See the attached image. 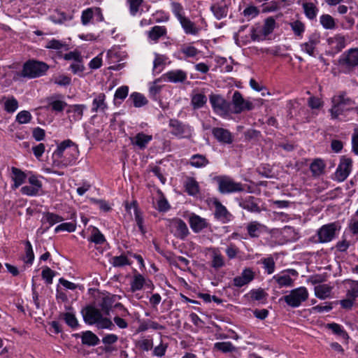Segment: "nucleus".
Wrapping results in <instances>:
<instances>
[{
	"label": "nucleus",
	"mask_w": 358,
	"mask_h": 358,
	"mask_svg": "<svg viewBox=\"0 0 358 358\" xmlns=\"http://www.w3.org/2000/svg\"><path fill=\"white\" fill-rule=\"evenodd\" d=\"M78 156V145L70 139L64 140L57 145L52 154L53 165L59 168L73 166Z\"/></svg>",
	"instance_id": "1"
},
{
	"label": "nucleus",
	"mask_w": 358,
	"mask_h": 358,
	"mask_svg": "<svg viewBox=\"0 0 358 358\" xmlns=\"http://www.w3.org/2000/svg\"><path fill=\"white\" fill-rule=\"evenodd\" d=\"M85 322L90 325L96 324L99 329L113 330L115 324L110 319L103 317L101 312L92 306H87L81 310Z\"/></svg>",
	"instance_id": "2"
},
{
	"label": "nucleus",
	"mask_w": 358,
	"mask_h": 358,
	"mask_svg": "<svg viewBox=\"0 0 358 358\" xmlns=\"http://www.w3.org/2000/svg\"><path fill=\"white\" fill-rule=\"evenodd\" d=\"M331 107L329 109L331 117L333 120L338 118L344 112L350 110L355 105V101L349 97L345 92H339L332 96Z\"/></svg>",
	"instance_id": "3"
},
{
	"label": "nucleus",
	"mask_w": 358,
	"mask_h": 358,
	"mask_svg": "<svg viewBox=\"0 0 358 358\" xmlns=\"http://www.w3.org/2000/svg\"><path fill=\"white\" fill-rule=\"evenodd\" d=\"M213 180L217 185V190L222 194H229L241 192L244 190L243 185L241 182H236L229 176H217Z\"/></svg>",
	"instance_id": "4"
},
{
	"label": "nucleus",
	"mask_w": 358,
	"mask_h": 358,
	"mask_svg": "<svg viewBox=\"0 0 358 358\" xmlns=\"http://www.w3.org/2000/svg\"><path fill=\"white\" fill-rule=\"evenodd\" d=\"M48 69L49 66L46 63L29 59L24 64L21 76L29 78H38L45 75Z\"/></svg>",
	"instance_id": "5"
},
{
	"label": "nucleus",
	"mask_w": 358,
	"mask_h": 358,
	"mask_svg": "<svg viewBox=\"0 0 358 358\" xmlns=\"http://www.w3.org/2000/svg\"><path fill=\"white\" fill-rule=\"evenodd\" d=\"M209 101L215 114L222 118L229 117L232 113L231 103L225 99L223 96L217 94H211Z\"/></svg>",
	"instance_id": "6"
},
{
	"label": "nucleus",
	"mask_w": 358,
	"mask_h": 358,
	"mask_svg": "<svg viewBox=\"0 0 358 358\" xmlns=\"http://www.w3.org/2000/svg\"><path fill=\"white\" fill-rule=\"evenodd\" d=\"M308 296L307 288L299 287L289 291L280 300H283L291 308H298L308 299Z\"/></svg>",
	"instance_id": "7"
},
{
	"label": "nucleus",
	"mask_w": 358,
	"mask_h": 358,
	"mask_svg": "<svg viewBox=\"0 0 358 358\" xmlns=\"http://www.w3.org/2000/svg\"><path fill=\"white\" fill-rule=\"evenodd\" d=\"M169 126L171 129V134L179 138H189L192 136L193 131L192 127L176 119H171Z\"/></svg>",
	"instance_id": "8"
},
{
	"label": "nucleus",
	"mask_w": 358,
	"mask_h": 358,
	"mask_svg": "<svg viewBox=\"0 0 358 358\" xmlns=\"http://www.w3.org/2000/svg\"><path fill=\"white\" fill-rule=\"evenodd\" d=\"M340 229L336 222L324 224L317 231L318 243H326L331 241L336 236V232Z\"/></svg>",
	"instance_id": "9"
},
{
	"label": "nucleus",
	"mask_w": 358,
	"mask_h": 358,
	"mask_svg": "<svg viewBox=\"0 0 358 358\" xmlns=\"http://www.w3.org/2000/svg\"><path fill=\"white\" fill-rule=\"evenodd\" d=\"M167 226L170 232L181 240L185 239L189 233L186 223L179 218L169 220Z\"/></svg>",
	"instance_id": "10"
},
{
	"label": "nucleus",
	"mask_w": 358,
	"mask_h": 358,
	"mask_svg": "<svg viewBox=\"0 0 358 358\" xmlns=\"http://www.w3.org/2000/svg\"><path fill=\"white\" fill-rule=\"evenodd\" d=\"M231 103L234 106L232 113L234 114H240L243 111L251 110L254 108L253 103L248 100H245L239 91L234 92Z\"/></svg>",
	"instance_id": "11"
},
{
	"label": "nucleus",
	"mask_w": 358,
	"mask_h": 358,
	"mask_svg": "<svg viewBox=\"0 0 358 358\" xmlns=\"http://www.w3.org/2000/svg\"><path fill=\"white\" fill-rule=\"evenodd\" d=\"M347 282L350 284V287L346 291V298L341 300L339 303L343 308L350 310L358 298V286L355 285V280L348 279Z\"/></svg>",
	"instance_id": "12"
},
{
	"label": "nucleus",
	"mask_w": 358,
	"mask_h": 358,
	"mask_svg": "<svg viewBox=\"0 0 358 358\" xmlns=\"http://www.w3.org/2000/svg\"><path fill=\"white\" fill-rule=\"evenodd\" d=\"M299 273L295 269L289 268L274 275L273 280L278 284V288L289 287L294 285V280L291 276L297 277Z\"/></svg>",
	"instance_id": "13"
},
{
	"label": "nucleus",
	"mask_w": 358,
	"mask_h": 358,
	"mask_svg": "<svg viewBox=\"0 0 358 358\" xmlns=\"http://www.w3.org/2000/svg\"><path fill=\"white\" fill-rule=\"evenodd\" d=\"M352 168V159L346 156H343L335 173L336 180L339 182L344 181L350 175Z\"/></svg>",
	"instance_id": "14"
},
{
	"label": "nucleus",
	"mask_w": 358,
	"mask_h": 358,
	"mask_svg": "<svg viewBox=\"0 0 358 358\" xmlns=\"http://www.w3.org/2000/svg\"><path fill=\"white\" fill-rule=\"evenodd\" d=\"M320 34L318 32H313L309 35L308 41L301 44V50L303 52L308 54L311 57H315V51L317 46L320 43Z\"/></svg>",
	"instance_id": "15"
},
{
	"label": "nucleus",
	"mask_w": 358,
	"mask_h": 358,
	"mask_svg": "<svg viewBox=\"0 0 358 358\" xmlns=\"http://www.w3.org/2000/svg\"><path fill=\"white\" fill-rule=\"evenodd\" d=\"M64 218L57 214L50 212H45L43 213V216L41 220L42 227L38 229V231L42 230L41 233L43 234L47 231L52 226L62 222Z\"/></svg>",
	"instance_id": "16"
},
{
	"label": "nucleus",
	"mask_w": 358,
	"mask_h": 358,
	"mask_svg": "<svg viewBox=\"0 0 358 358\" xmlns=\"http://www.w3.org/2000/svg\"><path fill=\"white\" fill-rule=\"evenodd\" d=\"M255 272L250 268H245L240 275L234 278L233 285L236 287H242L248 285L255 278Z\"/></svg>",
	"instance_id": "17"
},
{
	"label": "nucleus",
	"mask_w": 358,
	"mask_h": 358,
	"mask_svg": "<svg viewBox=\"0 0 358 358\" xmlns=\"http://www.w3.org/2000/svg\"><path fill=\"white\" fill-rule=\"evenodd\" d=\"M231 0H221L211 5L210 10L217 20H221L227 17L229 11V6Z\"/></svg>",
	"instance_id": "18"
},
{
	"label": "nucleus",
	"mask_w": 358,
	"mask_h": 358,
	"mask_svg": "<svg viewBox=\"0 0 358 358\" xmlns=\"http://www.w3.org/2000/svg\"><path fill=\"white\" fill-rule=\"evenodd\" d=\"M62 96L61 94H53L50 96L47 97L46 101L48 106L45 108L46 109L50 108L52 111L59 113L64 110L65 107L67 106V103L62 101Z\"/></svg>",
	"instance_id": "19"
},
{
	"label": "nucleus",
	"mask_w": 358,
	"mask_h": 358,
	"mask_svg": "<svg viewBox=\"0 0 358 358\" xmlns=\"http://www.w3.org/2000/svg\"><path fill=\"white\" fill-rule=\"evenodd\" d=\"M187 78V72L182 69L171 70L162 75L164 80L172 83H183Z\"/></svg>",
	"instance_id": "20"
},
{
	"label": "nucleus",
	"mask_w": 358,
	"mask_h": 358,
	"mask_svg": "<svg viewBox=\"0 0 358 358\" xmlns=\"http://www.w3.org/2000/svg\"><path fill=\"white\" fill-rule=\"evenodd\" d=\"M212 134L215 138L223 144H231L234 141L231 133L222 127H215L212 129Z\"/></svg>",
	"instance_id": "21"
},
{
	"label": "nucleus",
	"mask_w": 358,
	"mask_h": 358,
	"mask_svg": "<svg viewBox=\"0 0 358 358\" xmlns=\"http://www.w3.org/2000/svg\"><path fill=\"white\" fill-rule=\"evenodd\" d=\"M152 140V136L139 132L134 137H130L131 144L140 150L147 148L148 143Z\"/></svg>",
	"instance_id": "22"
},
{
	"label": "nucleus",
	"mask_w": 358,
	"mask_h": 358,
	"mask_svg": "<svg viewBox=\"0 0 358 358\" xmlns=\"http://www.w3.org/2000/svg\"><path fill=\"white\" fill-rule=\"evenodd\" d=\"M189 224L192 230L194 233H199L203 229L208 227V222L205 218L200 217L194 213L192 214L189 218Z\"/></svg>",
	"instance_id": "23"
},
{
	"label": "nucleus",
	"mask_w": 358,
	"mask_h": 358,
	"mask_svg": "<svg viewBox=\"0 0 358 358\" xmlns=\"http://www.w3.org/2000/svg\"><path fill=\"white\" fill-rule=\"evenodd\" d=\"M91 111L92 113L105 112L108 109V104L106 102V96L104 93L94 94Z\"/></svg>",
	"instance_id": "24"
},
{
	"label": "nucleus",
	"mask_w": 358,
	"mask_h": 358,
	"mask_svg": "<svg viewBox=\"0 0 358 358\" xmlns=\"http://www.w3.org/2000/svg\"><path fill=\"white\" fill-rule=\"evenodd\" d=\"M214 205L215 208V216L217 219L221 220L223 223L231 220L232 215L224 206L218 201H215Z\"/></svg>",
	"instance_id": "25"
},
{
	"label": "nucleus",
	"mask_w": 358,
	"mask_h": 358,
	"mask_svg": "<svg viewBox=\"0 0 358 358\" xmlns=\"http://www.w3.org/2000/svg\"><path fill=\"white\" fill-rule=\"evenodd\" d=\"M239 206L244 210L251 213H260L261 209L256 202V199L254 196H249L244 199H242Z\"/></svg>",
	"instance_id": "26"
},
{
	"label": "nucleus",
	"mask_w": 358,
	"mask_h": 358,
	"mask_svg": "<svg viewBox=\"0 0 358 358\" xmlns=\"http://www.w3.org/2000/svg\"><path fill=\"white\" fill-rule=\"evenodd\" d=\"M167 34V29L165 26H154L148 31V38L155 43H157L160 38Z\"/></svg>",
	"instance_id": "27"
},
{
	"label": "nucleus",
	"mask_w": 358,
	"mask_h": 358,
	"mask_svg": "<svg viewBox=\"0 0 358 358\" xmlns=\"http://www.w3.org/2000/svg\"><path fill=\"white\" fill-rule=\"evenodd\" d=\"M342 64L348 67L358 66V48H351L345 55Z\"/></svg>",
	"instance_id": "28"
},
{
	"label": "nucleus",
	"mask_w": 358,
	"mask_h": 358,
	"mask_svg": "<svg viewBox=\"0 0 358 358\" xmlns=\"http://www.w3.org/2000/svg\"><path fill=\"white\" fill-rule=\"evenodd\" d=\"M10 170V178L14 182L13 187L16 189L24 182L27 176L24 171L18 168L12 167Z\"/></svg>",
	"instance_id": "29"
},
{
	"label": "nucleus",
	"mask_w": 358,
	"mask_h": 358,
	"mask_svg": "<svg viewBox=\"0 0 358 358\" xmlns=\"http://www.w3.org/2000/svg\"><path fill=\"white\" fill-rule=\"evenodd\" d=\"M168 59V57L165 55L155 53V59L153 61L152 68V72L154 75L159 74L163 71Z\"/></svg>",
	"instance_id": "30"
},
{
	"label": "nucleus",
	"mask_w": 358,
	"mask_h": 358,
	"mask_svg": "<svg viewBox=\"0 0 358 358\" xmlns=\"http://www.w3.org/2000/svg\"><path fill=\"white\" fill-rule=\"evenodd\" d=\"M225 266V260L218 249H213L211 255L210 266L215 270H218Z\"/></svg>",
	"instance_id": "31"
},
{
	"label": "nucleus",
	"mask_w": 358,
	"mask_h": 358,
	"mask_svg": "<svg viewBox=\"0 0 358 358\" xmlns=\"http://www.w3.org/2000/svg\"><path fill=\"white\" fill-rule=\"evenodd\" d=\"M180 23L186 34L197 35L201 29L196 26L195 23L192 22L188 17H184L180 21Z\"/></svg>",
	"instance_id": "32"
},
{
	"label": "nucleus",
	"mask_w": 358,
	"mask_h": 358,
	"mask_svg": "<svg viewBox=\"0 0 358 358\" xmlns=\"http://www.w3.org/2000/svg\"><path fill=\"white\" fill-rule=\"evenodd\" d=\"M81 341L83 345L88 346L97 345L100 341L99 337L91 331L82 332Z\"/></svg>",
	"instance_id": "33"
},
{
	"label": "nucleus",
	"mask_w": 358,
	"mask_h": 358,
	"mask_svg": "<svg viewBox=\"0 0 358 358\" xmlns=\"http://www.w3.org/2000/svg\"><path fill=\"white\" fill-rule=\"evenodd\" d=\"M189 164L194 168L201 169L206 166L209 164V160L205 155L195 154L190 157Z\"/></svg>",
	"instance_id": "34"
},
{
	"label": "nucleus",
	"mask_w": 358,
	"mask_h": 358,
	"mask_svg": "<svg viewBox=\"0 0 358 358\" xmlns=\"http://www.w3.org/2000/svg\"><path fill=\"white\" fill-rule=\"evenodd\" d=\"M265 226L257 221H252L247 225L248 235L251 238H257Z\"/></svg>",
	"instance_id": "35"
},
{
	"label": "nucleus",
	"mask_w": 358,
	"mask_h": 358,
	"mask_svg": "<svg viewBox=\"0 0 358 358\" xmlns=\"http://www.w3.org/2000/svg\"><path fill=\"white\" fill-rule=\"evenodd\" d=\"M185 191L190 196H196L199 192V185L192 177L187 178L185 182Z\"/></svg>",
	"instance_id": "36"
},
{
	"label": "nucleus",
	"mask_w": 358,
	"mask_h": 358,
	"mask_svg": "<svg viewBox=\"0 0 358 358\" xmlns=\"http://www.w3.org/2000/svg\"><path fill=\"white\" fill-rule=\"evenodd\" d=\"M332 287L327 285H319L315 287V294L320 299L324 300L331 296Z\"/></svg>",
	"instance_id": "37"
},
{
	"label": "nucleus",
	"mask_w": 358,
	"mask_h": 358,
	"mask_svg": "<svg viewBox=\"0 0 358 358\" xmlns=\"http://www.w3.org/2000/svg\"><path fill=\"white\" fill-rule=\"evenodd\" d=\"M130 285L131 291L132 292H135L136 291L142 289L144 285H148L147 284L146 280L145 279L143 275L140 273H137L134 275L133 280H131Z\"/></svg>",
	"instance_id": "38"
},
{
	"label": "nucleus",
	"mask_w": 358,
	"mask_h": 358,
	"mask_svg": "<svg viewBox=\"0 0 358 358\" xmlns=\"http://www.w3.org/2000/svg\"><path fill=\"white\" fill-rule=\"evenodd\" d=\"M3 108L8 113H14L19 107L17 100L13 96L3 97Z\"/></svg>",
	"instance_id": "39"
},
{
	"label": "nucleus",
	"mask_w": 358,
	"mask_h": 358,
	"mask_svg": "<svg viewBox=\"0 0 358 358\" xmlns=\"http://www.w3.org/2000/svg\"><path fill=\"white\" fill-rule=\"evenodd\" d=\"M328 43L333 45L336 52H340L345 47V38L343 35L337 34L332 38H329Z\"/></svg>",
	"instance_id": "40"
},
{
	"label": "nucleus",
	"mask_w": 358,
	"mask_h": 358,
	"mask_svg": "<svg viewBox=\"0 0 358 358\" xmlns=\"http://www.w3.org/2000/svg\"><path fill=\"white\" fill-rule=\"evenodd\" d=\"M45 48L58 51L62 50H68L69 48L68 44L65 42L57 39H52L48 41Z\"/></svg>",
	"instance_id": "41"
},
{
	"label": "nucleus",
	"mask_w": 358,
	"mask_h": 358,
	"mask_svg": "<svg viewBox=\"0 0 358 358\" xmlns=\"http://www.w3.org/2000/svg\"><path fill=\"white\" fill-rule=\"evenodd\" d=\"M129 99L132 101L136 108H141L148 103L146 97L138 92H133L130 94Z\"/></svg>",
	"instance_id": "42"
},
{
	"label": "nucleus",
	"mask_w": 358,
	"mask_h": 358,
	"mask_svg": "<svg viewBox=\"0 0 358 358\" xmlns=\"http://www.w3.org/2000/svg\"><path fill=\"white\" fill-rule=\"evenodd\" d=\"M303 8L306 16L313 20L316 17L318 9L313 3L306 2L303 3Z\"/></svg>",
	"instance_id": "43"
},
{
	"label": "nucleus",
	"mask_w": 358,
	"mask_h": 358,
	"mask_svg": "<svg viewBox=\"0 0 358 358\" xmlns=\"http://www.w3.org/2000/svg\"><path fill=\"white\" fill-rule=\"evenodd\" d=\"M325 168L324 162L320 159H315L310 166V169L315 176H320Z\"/></svg>",
	"instance_id": "44"
},
{
	"label": "nucleus",
	"mask_w": 358,
	"mask_h": 358,
	"mask_svg": "<svg viewBox=\"0 0 358 358\" xmlns=\"http://www.w3.org/2000/svg\"><path fill=\"white\" fill-rule=\"evenodd\" d=\"M160 81V78L156 79L149 87V96L154 100L157 101L159 99V94L161 92L162 86L157 85Z\"/></svg>",
	"instance_id": "45"
},
{
	"label": "nucleus",
	"mask_w": 358,
	"mask_h": 358,
	"mask_svg": "<svg viewBox=\"0 0 358 358\" xmlns=\"http://www.w3.org/2000/svg\"><path fill=\"white\" fill-rule=\"evenodd\" d=\"M206 102L207 98L203 94L198 93L192 96L191 104L194 109L202 108Z\"/></svg>",
	"instance_id": "46"
},
{
	"label": "nucleus",
	"mask_w": 358,
	"mask_h": 358,
	"mask_svg": "<svg viewBox=\"0 0 358 358\" xmlns=\"http://www.w3.org/2000/svg\"><path fill=\"white\" fill-rule=\"evenodd\" d=\"M320 22L325 29H334L336 28L335 20L329 14L322 15L320 17Z\"/></svg>",
	"instance_id": "47"
},
{
	"label": "nucleus",
	"mask_w": 358,
	"mask_h": 358,
	"mask_svg": "<svg viewBox=\"0 0 358 358\" xmlns=\"http://www.w3.org/2000/svg\"><path fill=\"white\" fill-rule=\"evenodd\" d=\"M214 349L224 353L235 352L236 348L229 341L217 342L214 344Z\"/></svg>",
	"instance_id": "48"
},
{
	"label": "nucleus",
	"mask_w": 358,
	"mask_h": 358,
	"mask_svg": "<svg viewBox=\"0 0 358 358\" xmlns=\"http://www.w3.org/2000/svg\"><path fill=\"white\" fill-rule=\"evenodd\" d=\"M88 241L97 245H101L106 242V238L96 227H94Z\"/></svg>",
	"instance_id": "49"
},
{
	"label": "nucleus",
	"mask_w": 358,
	"mask_h": 358,
	"mask_svg": "<svg viewBox=\"0 0 358 358\" xmlns=\"http://www.w3.org/2000/svg\"><path fill=\"white\" fill-rule=\"evenodd\" d=\"M114 300L113 297L105 296L102 299L101 302L99 304L101 311L106 315H109L110 312L112 309Z\"/></svg>",
	"instance_id": "50"
},
{
	"label": "nucleus",
	"mask_w": 358,
	"mask_h": 358,
	"mask_svg": "<svg viewBox=\"0 0 358 358\" xmlns=\"http://www.w3.org/2000/svg\"><path fill=\"white\" fill-rule=\"evenodd\" d=\"M275 27V20L270 17L266 19L263 25L262 32L264 37L271 34Z\"/></svg>",
	"instance_id": "51"
},
{
	"label": "nucleus",
	"mask_w": 358,
	"mask_h": 358,
	"mask_svg": "<svg viewBox=\"0 0 358 358\" xmlns=\"http://www.w3.org/2000/svg\"><path fill=\"white\" fill-rule=\"evenodd\" d=\"M49 19L55 24H62L69 18L64 12L55 10L49 16Z\"/></svg>",
	"instance_id": "52"
},
{
	"label": "nucleus",
	"mask_w": 358,
	"mask_h": 358,
	"mask_svg": "<svg viewBox=\"0 0 358 358\" xmlns=\"http://www.w3.org/2000/svg\"><path fill=\"white\" fill-rule=\"evenodd\" d=\"M127 3L129 5L130 14L132 16H136L140 11L143 0H127Z\"/></svg>",
	"instance_id": "53"
},
{
	"label": "nucleus",
	"mask_w": 358,
	"mask_h": 358,
	"mask_svg": "<svg viewBox=\"0 0 358 358\" xmlns=\"http://www.w3.org/2000/svg\"><path fill=\"white\" fill-rule=\"evenodd\" d=\"M327 328L331 329L335 334L341 336L344 339L349 338L348 333L343 329V327L338 324H327Z\"/></svg>",
	"instance_id": "54"
},
{
	"label": "nucleus",
	"mask_w": 358,
	"mask_h": 358,
	"mask_svg": "<svg viewBox=\"0 0 358 358\" xmlns=\"http://www.w3.org/2000/svg\"><path fill=\"white\" fill-rule=\"evenodd\" d=\"M110 263L114 267H122L126 265H130L129 259L124 255L113 257L110 260Z\"/></svg>",
	"instance_id": "55"
},
{
	"label": "nucleus",
	"mask_w": 358,
	"mask_h": 358,
	"mask_svg": "<svg viewBox=\"0 0 358 358\" xmlns=\"http://www.w3.org/2000/svg\"><path fill=\"white\" fill-rule=\"evenodd\" d=\"M262 264L266 272L268 274H271L275 271V262L272 257H268L261 259Z\"/></svg>",
	"instance_id": "56"
},
{
	"label": "nucleus",
	"mask_w": 358,
	"mask_h": 358,
	"mask_svg": "<svg viewBox=\"0 0 358 358\" xmlns=\"http://www.w3.org/2000/svg\"><path fill=\"white\" fill-rule=\"evenodd\" d=\"M34 259V254L32 249V245L29 241L25 242V257L24 258V263L27 264H32Z\"/></svg>",
	"instance_id": "57"
},
{
	"label": "nucleus",
	"mask_w": 358,
	"mask_h": 358,
	"mask_svg": "<svg viewBox=\"0 0 358 358\" xmlns=\"http://www.w3.org/2000/svg\"><path fill=\"white\" fill-rule=\"evenodd\" d=\"M62 318L70 327L76 329L78 327V322L74 314L71 313H64L62 314Z\"/></svg>",
	"instance_id": "58"
},
{
	"label": "nucleus",
	"mask_w": 358,
	"mask_h": 358,
	"mask_svg": "<svg viewBox=\"0 0 358 358\" xmlns=\"http://www.w3.org/2000/svg\"><path fill=\"white\" fill-rule=\"evenodd\" d=\"M171 10L176 17L178 19V20L180 22L181 20H182L185 16L183 15L184 9L182 6L178 2H172L171 4Z\"/></svg>",
	"instance_id": "59"
},
{
	"label": "nucleus",
	"mask_w": 358,
	"mask_h": 358,
	"mask_svg": "<svg viewBox=\"0 0 358 358\" xmlns=\"http://www.w3.org/2000/svg\"><path fill=\"white\" fill-rule=\"evenodd\" d=\"M32 115L28 110H22L16 115V121L19 124H27L31 122Z\"/></svg>",
	"instance_id": "60"
},
{
	"label": "nucleus",
	"mask_w": 358,
	"mask_h": 358,
	"mask_svg": "<svg viewBox=\"0 0 358 358\" xmlns=\"http://www.w3.org/2000/svg\"><path fill=\"white\" fill-rule=\"evenodd\" d=\"M289 24L292 30L294 31L296 36H302L305 31V25L303 22L299 20H295L291 22Z\"/></svg>",
	"instance_id": "61"
},
{
	"label": "nucleus",
	"mask_w": 358,
	"mask_h": 358,
	"mask_svg": "<svg viewBox=\"0 0 358 358\" xmlns=\"http://www.w3.org/2000/svg\"><path fill=\"white\" fill-rule=\"evenodd\" d=\"M76 229V224L73 222H64L57 225L55 228V232L58 233L59 231H68V232H73Z\"/></svg>",
	"instance_id": "62"
},
{
	"label": "nucleus",
	"mask_w": 358,
	"mask_h": 358,
	"mask_svg": "<svg viewBox=\"0 0 358 358\" xmlns=\"http://www.w3.org/2000/svg\"><path fill=\"white\" fill-rule=\"evenodd\" d=\"M259 13L257 7L255 6H250L245 8L243 11V15L248 20L255 17L258 15Z\"/></svg>",
	"instance_id": "63"
},
{
	"label": "nucleus",
	"mask_w": 358,
	"mask_h": 358,
	"mask_svg": "<svg viewBox=\"0 0 358 358\" xmlns=\"http://www.w3.org/2000/svg\"><path fill=\"white\" fill-rule=\"evenodd\" d=\"M180 52L186 57H194L199 54V50L192 45H184L181 48Z\"/></svg>",
	"instance_id": "64"
}]
</instances>
